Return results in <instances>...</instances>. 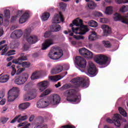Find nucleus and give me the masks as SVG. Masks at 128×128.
Instances as JSON below:
<instances>
[{
  "label": "nucleus",
  "instance_id": "obj_14",
  "mask_svg": "<svg viewBox=\"0 0 128 128\" xmlns=\"http://www.w3.org/2000/svg\"><path fill=\"white\" fill-rule=\"evenodd\" d=\"M76 62L78 66L84 68L86 66V62L84 60V58L80 57V56H76Z\"/></svg>",
  "mask_w": 128,
  "mask_h": 128
},
{
  "label": "nucleus",
  "instance_id": "obj_51",
  "mask_svg": "<svg viewBox=\"0 0 128 128\" xmlns=\"http://www.w3.org/2000/svg\"><path fill=\"white\" fill-rule=\"evenodd\" d=\"M20 118V114L16 116L10 122V124H14L16 120H18V118Z\"/></svg>",
  "mask_w": 128,
  "mask_h": 128
},
{
  "label": "nucleus",
  "instance_id": "obj_29",
  "mask_svg": "<svg viewBox=\"0 0 128 128\" xmlns=\"http://www.w3.org/2000/svg\"><path fill=\"white\" fill-rule=\"evenodd\" d=\"M89 40H96V33L95 32H93L88 36Z\"/></svg>",
  "mask_w": 128,
  "mask_h": 128
},
{
  "label": "nucleus",
  "instance_id": "obj_55",
  "mask_svg": "<svg viewBox=\"0 0 128 128\" xmlns=\"http://www.w3.org/2000/svg\"><path fill=\"white\" fill-rule=\"evenodd\" d=\"M16 50H10L8 52V56H14V54H16Z\"/></svg>",
  "mask_w": 128,
  "mask_h": 128
},
{
  "label": "nucleus",
  "instance_id": "obj_47",
  "mask_svg": "<svg viewBox=\"0 0 128 128\" xmlns=\"http://www.w3.org/2000/svg\"><path fill=\"white\" fill-rule=\"evenodd\" d=\"M128 11V6H123L120 8V12H126Z\"/></svg>",
  "mask_w": 128,
  "mask_h": 128
},
{
  "label": "nucleus",
  "instance_id": "obj_34",
  "mask_svg": "<svg viewBox=\"0 0 128 128\" xmlns=\"http://www.w3.org/2000/svg\"><path fill=\"white\" fill-rule=\"evenodd\" d=\"M4 18H10V11L8 10H6L4 11Z\"/></svg>",
  "mask_w": 128,
  "mask_h": 128
},
{
  "label": "nucleus",
  "instance_id": "obj_13",
  "mask_svg": "<svg viewBox=\"0 0 128 128\" xmlns=\"http://www.w3.org/2000/svg\"><path fill=\"white\" fill-rule=\"evenodd\" d=\"M49 102L50 104H58L60 102V97L56 94H53L50 97Z\"/></svg>",
  "mask_w": 128,
  "mask_h": 128
},
{
  "label": "nucleus",
  "instance_id": "obj_23",
  "mask_svg": "<svg viewBox=\"0 0 128 128\" xmlns=\"http://www.w3.org/2000/svg\"><path fill=\"white\" fill-rule=\"evenodd\" d=\"M30 106V103L28 102H26L24 103H22L19 105V108L20 110H26V108H28V106Z\"/></svg>",
  "mask_w": 128,
  "mask_h": 128
},
{
  "label": "nucleus",
  "instance_id": "obj_10",
  "mask_svg": "<svg viewBox=\"0 0 128 128\" xmlns=\"http://www.w3.org/2000/svg\"><path fill=\"white\" fill-rule=\"evenodd\" d=\"M88 72V75L91 76H96V67L92 62H89Z\"/></svg>",
  "mask_w": 128,
  "mask_h": 128
},
{
  "label": "nucleus",
  "instance_id": "obj_27",
  "mask_svg": "<svg viewBox=\"0 0 128 128\" xmlns=\"http://www.w3.org/2000/svg\"><path fill=\"white\" fill-rule=\"evenodd\" d=\"M36 122L38 124H42L44 122V120L42 116H39L36 118Z\"/></svg>",
  "mask_w": 128,
  "mask_h": 128
},
{
  "label": "nucleus",
  "instance_id": "obj_42",
  "mask_svg": "<svg viewBox=\"0 0 128 128\" xmlns=\"http://www.w3.org/2000/svg\"><path fill=\"white\" fill-rule=\"evenodd\" d=\"M11 68L12 69V71L11 72L12 76H14L16 73V65L13 64L11 66Z\"/></svg>",
  "mask_w": 128,
  "mask_h": 128
},
{
  "label": "nucleus",
  "instance_id": "obj_8",
  "mask_svg": "<svg viewBox=\"0 0 128 128\" xmlns=\"http://www.w3.org/2000/svg\"><path fill=\"white\" fill-rule=\"evenodd\" d=\"M112 120L110 118H107L106 122H109L110 124L114 122V125L116 126H118V128L120 126V114H115Z\"/></svg>",
  "mask_w": 128,
  "mask_h": 128
},
{
  "label": "nucleus",
  "instance_id": "obj_44",
  "mask_svg": "<svg viewBox=\"0 0 128 128\" xmlns=\"http://www.w3.org/2000/svg\"><path fill=\"white\" fill-rule=\"evenodd\" d=\"M37 108H43L42 106V99H40L38 102H37Z\"/></svg>",
  "mask_w": 128,
  "mask_h": 128
},
{
  "label": "nucleus",
  "instance_id": "obj_1",
  "mask_svg": "<svg viewBox=\"0 0 128 128\" xmlns=\"http://www.w3.org/2000/svg\"><path fill=\"white\" fill-rule=\"evenodd\" d=\"M70 26L72 28V32L71 30H68V32H70L69 36H73L74 38L80 40H84V37L82 36H74V33L76 34H84V33H80L78 32V30H86V32H88V28H86V26L82 24V20L78 18L72 21V24H70Z\"/></svg>",
  "mask_w": 128,
  "mask_h": 128
},
{
  "label": "nucleus",
  "instance_id": "obj_52",
  "mask_svg": "<svg viewBox=\"0 0 128 128\" xmlns=\"http://www.w3.org/2000/svg\"><path fill=\"white\" fill-rule=\"evenodd\" d=\"M94 14L95 16H102V14L98 11L94 12Z\"/></svg>",
  "mask_w": 128,
  "mask_h": 128
},
{
  "label": "nucleus",
  "instance_id": "obj_35",
  "mask_svg": "<svg viewBox=\"0 0 128 128\" xmlns=\"http://www.w3.org/2000/svg\"><path fill=\"white\" fill-rule=\"evenodd\" d=\"M123 16H121L120 14H118V13H116L115 14V16L114 18V20H116V22L118 20H120V22L122 20V18Z\"/></svg>",
  "mask_w": 128,
  "mask_h": 128
},
{
  "label": "nucleus",
  "instance_id": "obj_5",
  "mask_svg": "<svg viewBox=\"0 0 128 128\" xmlns=\"http://www.w3.org/2000/svg\"><path fill=\"white\" fill-rule=\"evenodd\" d=\"M28 80V74L24 72L16 77L14 83L18 86H22V84H24Z\"/></svg>",
  "mask_w": 128,
  "mask_h": 128
},
{
  "label": "nucleus",
  "instance_id": "obj_60",
  "mask_svg": "<svg viewBox=\"0 0 128 128\" xmlns=\"http://www.w3.org/2000/svg\"><path fill=\"white\" fill-rule=\"evenodd\" d=\"M24 50H28L30 48V45L26 44H24Z\"/></svg>",
  "mask_w": 128,
  "mask_h": 128
},
{
  "label": "nucleus",
  "instance_id": "obj_12",
  "mask_svg": "<svg viewBox=\"0 0 128 128\" xmlns=\"http://www.w3.org/2000/svg\"><path fill=\"white\" fill-rule=\"evenodd\" d=\"M64 16L62 14V12H60L59 14H55L52 20V24H60V22H64Z\"/></svg>",
  "mask_w": 128,
  "mask_h": 128
},
{
  "label": "nucleus",
  "instance_id": "obj_62",
  "mask_svg": "<svg viewBox=\"0 0 128 128\" xmlns=\"http://www.w3.org/2000/svg\"><path fill=\"white\" fill-rule=\"evenodd\" d=\"M70 85L66 84L63 86L62 88L64 90H66V88H70Z\"/></svg>",
  "mask_w": 128,
  "mask_h": 128
},
{
  "label": "nucleus",
  "instance_id": "obj_26",
  "mask_svg": "<svg viewBox=\"0 0 128 128\" xmlns=\"http://www.w3.org/2000/svg\"><path fill=\"white\" fill-rule=\"evenodd\" d=\"M8 80H10V76L8 74L0 76V82L2 84L6 82Z\"/></svg>",
  "mask_w": 128,
  "mask_h": 128
},
{
  "label": "nucleus",
  "instance_id": "obj_7",
  "mask_svg": "<svg viewBox=\"0 0 128 128\" xmlns=\"http://www.w3.org/2000/svg\"><path fill=\"white\" fill-rule=\"evenodd\" d=\"M56 40V36L52 35L50 38L45 40L44 42L42 44V50H46V48H50V46L54 44V40Z\"/></svg>",
  "mask_w": 128,
  "mask_h": 128
},
{
  "label": "nucleus",
  "instance_id": "obj_49",
  "mask_svg": "<svg viewBox=\"0 0 128 128\" xmlns=\"http://www.w3.org/2000/svg\"><path fill=\"white\" fill-rule=\"evenodd\" d=\"M10 24V21H8V18H4V26H8Z\"/></svg>",
  "mask_w": 128,
  "mask_h": 128
},
{
  "label": "nucleus",
  "instance_id": "obj_21",
  "mask_svg": "<svg viewBox=\"0 0 128 128\" xmlns=\"http://www.w3.org/2000/svg\"><path fill=\"white\" fill-rule=\"evenodd\" d=\"M22 36V32L20 30H16L10 34L12 38H20Z\"/></svg>",
  "mask_w": 128,
  "mask_h": 128
},
{
  "label": "nucleus",
  "instance_id": "obj_28",
  "mask_svg": "<svg viewBox=\"0 0 128 128\" xmlns=\"http://www.w3.org/2000/svg\"><path fill=\"white\" fill-rule=\"evenodd\" d=\"M50 13L48 12H45L43 14L41 17L42 22L48 20V18H50Z\"/></svg>",
  "mask_w": 128,
  "mask_h": 128
},
{
  "label": "nucleus",
  "instance_id": "obj_22",
  "mask_svg": "<svg viewBox=\"0 0 128 128\" xmlns=\"http://www.w3.org/2000/svg\"><path fill=\"white\" fill-rule=\"evenodd\" d=\"M86 2H88V6L90 10H94L96 6V4L94 2V1L90 0H86Z\"/></svg>",
  "mask_w": 128,
  "mask_h": 128
},
{
  "label": "nucleus",
  "instance_id": "obj_6",
  "mask_svg": "<svg viewBox=\"0 0 128 128\" xmlns=\"http://www.w3.org/2000/svg\"><path fill=\"white\" fill-rule=\"evenodd\" d=\"M94 60L100 66H104L108 60V57L102 54H97L94 58Z\"/></svg>",
  "mask_w": 128,
  "mask_h": 128
},
{
  "label": "nucleus",
  "instance_id": "obj_64",
  "mask_svg": "<svg viewBox=\"0 0 128 128\" xmlns=\"http://www.w3.org/2000/svg\"><path fill=\"white\" fill-rule=\"evenodd\" d=\"M17 18L18 17L16 16H12L11 18V22H14V20H16Z\"/></svg>",
  "mask_w": 128,
  "mask_h": 128
},
{
  "label": "nucleus",
  "instance_id": "obj_40",
  "mask_svg": "<svg viewBox=\"0 0 128 128\" xmlns=\"http://www.w3.org/2000/svg\"><path fill=\"white\" fill-rule=\"evenodd\" d=\"M30 34V28L26 29L24 32V36H26V38H28Z\"/></svg>",
  "mask_w": 128,
  "mask_h": 128
},
{
  "label": "nucleus",
  "instance_id": "obj_50",
  "mask_svg": "<svg viewBox=\"0 0 128 128\" xmlns=\"http://www.w3.org/2000/svg\"><path fill=\"white\" fill-rule=\"evenodd\" d=\"M122 22H123V24H128V19L124 18V17H122L121 19Z\"/></svg>",
  "mask_w": 128,
  "mask_h": 128
},
{
  "label": "nucleus",
  "instance_id": "obj_4",
  "mask_svg": "<svg viewBox=\"0 0 128 128\" xmlns=\"http://www.w3.org/2000/svg\"><path fill=\"white\" fill-rule=\"evenodd\" d=\"M20 89L16 87H14L8 92V100L10 102H14L18 96Z\"/></svg>",
  "mask_w": 128,
  "mask_h": 128
},
{
  "label": "nucleus",
  "instance_id": "obj_45",
  "mask_svg": "<svg viewBox=\"0 0 128 128\" xmlns=\"http://www.w3.org/2000/svg\"><path fill=\"white\" fill-rule=\"evenodd\" d=\"M116 4H126L128 2V0H115Z\"/></svg>",
  "mask_w": 128,
  "mask_h": 128
},
{
  "label": "nucleus",
  "instance_id": "obj_58",
  "mask_svg": "<svg viewBox=\"0 0 128 128\" xmlns=\"http://www.w3.org/2000/svg\"><path fill=\"white\" fill-rule=\"evenodd\" d=\"M8 48L6 47L2 52L1 56H4V54L6 53V52H8Z\"/></svg>",
  "mask_w": 128,
  "mask_h": 128
},
{
  "label": "nucleus",
  "instance_id": "obj_57",
  "mask_svg": "<svg viewBox=\"0 0 128 128\" xmlns=\"http://www.w3.org/2000/svg\"><path fill=\"white\" fill-rule=\"evenodd\" d=\"M62 128H76V127H74V126L72 125H70V124H67V125L62 126Z\"/></svg>",
  "mask_w": 128,
  "mask_h": 128
},
{
  "label": "nucleus",
  "instance_id": "obj_54",
  "mask_svg": "<svg viewBox=\"0 0 128 128\" xmlns=\"http://www.w3.org/2000/svg\"><path fill=\"white\" fill-rule=\"evenodd\" d=\"M59 6L60 8H62V10H64V8H66V4L64 2H60L59 4Z\"/></svg>",
  "mask_w": 128,
  "mask_h": 128
},
{
  "label": "nucleus",
  "instance_id": "obj_16",
  "mask_svg": "<svg viewBox=\"0 0 128 128\" xmlns=\"http://www.w3.org/2000/svg\"><path fill=\"white\" fill-rule=\"evenodd\" d=\"M36 98V90L33 89L30 92V96H24V100L28 102Z\"/></svg>",
  "mask_w": 128,
  "mask_h": 128
},
{
  "label": "nucleus",
  "instance_id": "obj_43",
  "mask_svg": "<svg viewBox=\"0 0 128 128\" xmlns=\"http://www.w3.org/2000/svg\"><path fill=\"white\" fill-rule=\"evenodd\" d=\"M10 120L8 118L2 117L0 119V122L2 124H6Z\"/></svg>",
  "mask_w": 128,
  "mask_h": 128
},
{
  "label": "nucleus",
  "instance_id": "obj_31",
  "mask_svg": "<svg viewBox=\"0 0 128 128\" xmlns=\"http://www.w3.org/2000/svg\"><path fill=\"white\" fill-rule=\"evenodd\" d=\"M88 24L92 28H96L98 26V23L94 20H90L88 22Z\"/></svg>",
  "mask_w": 128,
  "mask_h": 128
},
{
  "label": "nucleus",
  "instance_id": "obj_56",
  "mask_svg": "<svg viewBox=\"0 0 128 128\" xmlns=\"http://www.w3.org/2000/svg\"><path fill=\"white\" fill-rule=\"evenodd\" d=\"M56 68L59 72H62V70H64V67H62V66H56Z\"/></svg>",
  "mask_w": 128,
  "mask_h": 128
},
{
  "label": "nucleus",
  "instance_id": "obj_48",
  "mask_svg": "<svg viewBox=\"0 0 128 128\" xmlns=\"http://www.w3.org/2000/svg\"><path fill=\"white\" fill-rule=\"evenodd\" d=\"M58 73H60V72H58V68L56 67L52 69L51 70V74H56Z\"/></svg>",
  "mask_w": 128,
  "mask_h": 128
},
{
  "label": "nucleus",
  "instance_id": "obj_61",
  "mask_svg": "<svg viewBox=\"0 0 128 128\" xmlns=\"http://www.w3.org/2000/svg\"><path fill=\"white\" fill-rule=\"evenodd\" d=\"M22 11H21V10H18L17 12H16V16H17L18 18L19 16H22Z\"/></svg>",
  "mask_w": 128,
  "mask_h": 128
},
{
  "label": "nucleus",
  "instance_id": "obj_33",
  "mask_svg": "<svg viewBox=\"0 0 128 128\" xmlns=\"http://www.w3.org/2000/svg\"><path fill=\"white\" fill-rule=\"evenodd\" d=\"M28 116L25 115L24 116H22V115H20V117L18 118V122H22L26 120H28Z\"/></svg>",
  "mask_w": 128,
  "mask_h": 128
},
{
  "label": "nucleus",
  "instance_id": "obj_18",
  "mask_svg": "<svg viewBox=\"0 0 128 128\" xmlns=\"http://www.w3.org/2000/svg\"><path fill=\"white\" fill-rule=\"evenodd\" d=\"M28 60V58H26V56H24V54L22 53L20 54V56L18 58V59H14L12 60V64H20V61H22V60Z\"/></svg>",
  "mask_w": 128,
  "mask_h": 128
},
{
  "label": "nucleus",
  "instance_id": "obj_2",
  "mask_svg": "<svg viewBox=\"0 0 128 128\" xmlns=\"http://www.w3.org/2000/svg\"><path fill=\"white\" fill-rule=\"evenodd\" d=\"M72 82L74 84V88H86L88 86V78H82L78 77L73 78Z\"/></svg>",
  "mask_w": 128,
  "mask_h": 128
},
{
  "label": "nucleus",
  "instance_id": "obj_9",
  "mask_svg": "<svg viewBox=\"0 0 128 128\" xmlns=\"http://www.w3.org/2000/svg\"><path fill=\"white\" fill-rule=\"evenodd\" d=\"M64 56L62 50H60L58 52H54L50 50L48 54V56L51 60H58Z\"/></svg>",
  "mask_w": 128,
  "mask_h": 128
},
{
  "label": "nucleus",
  "instance_id": "obj_46",
  "mask_svg": "<svg viewBox=\"0 0 128 128\" xmlns=\"http://www.w3.org/2000/svg\"><path fill=\"white\" fill-rule=\"evenodd\" d=\"M36 72H34L32 73L31 76V80H34L38 78V76H36Z\"/></svg>",
  "mask_w": 128,
  "mask_h": 128
},
{
  "label": "nucleus",
  "instance_id": "obj_39",
  "mask_svg": "<svg viewBox=\"0 0 128 128\" xmlns=\"http://www.w3.org/2000/svg\"><path fill=\"white\" fill-rule=\"evenodd\" d=\"M42 104L44 108H46L48 106V104H50V100L48 99V101H46L44 98H42Z\"/></svg>",
  "mask_w": 128,
  "mask_h": 128
},
{
  "label": "nucleus",
  "instance_id": "obj_36",
  "mask_svg": "<svg viewBox=\"0 0 128 128\" xmlns=\"http://www.w3.org/2000/svg\"><path fill=\"white\" fill-rule=\"evenodd\" d=\"M119 112L122 114V116H126L127 114L126 112L122 108V107L118 108Z\"/></svg>",
  "mask_w": 128,
  "mask_h": 128
},
{
  "label": "nucleus",
  "instance_id": "obj_15",
  "mask_svg": "<svg viewBox=\"0 0 128 128\" xmlns=\"http://www.w3.org/2000/svg\"><path fill=\"white\" fill-rule=\"evenodd\" d=\"M39 90L40 92H44V90L48 88V81L44 80L41 82L37 84Z\"/></svg>",
  "mask_w": 128,
  "mask_h": 128
},
{
  "label": "nucleus",
  "instance_id": "obj_20",
  "mask_svg": "<svg viewBox=\"0 0 128 128\" xmlns=\"http://www.w3.org/2000/svg\"><path fill=\"white\" fill-rule=\"evenodd\" d=\"M26 40L30 44H36L37 42H38V39L36 36H31L26 38Z\"/></svg>",
  "mask_w": 128,
  "mask_h": 128
},
{
  "label": "nucleus",
  "instance_id": "obj_53",
  "mask_svg": "<svg viewBox=\"0 0 128 128\" xmlns=\"http://www.w3.org/2000/svg\"><path fill=\"white\" fill-rule=\"evenodd\" d=\"M50 36H52L51 31H47L44 34V38H49Z\"/></svg>",
  "mask_w": 128,
  "mask_h": 128
},
{
  "label": "nucleus",
  "instance_id": "obj_30",
  "mask_svg": "<svg viewBox=\"0 0 128 128\" xmlns=\"http://www.w3.org/2000/svg\"><path fill=\"white\" fill-rule=\"evenodd\" d=\"M19 64L22 66H23L24 68H28L30 66V63L27 62H20L19 63Z\"/></svg>",
  "mask_w": 128,
  "mask_h": 128
},
{
  "label": "nucleus",
  "instance_id": "obj_19",
  "mask_svg": "<svg viewBox=\"0 0 128 128\" xmlns=\"http://www.w3.org/2000/svg\"><path fill=\"white\" fill-rule=\"evenodd\" d=\"M29 17L30 12H28V11L26 12L20 18L19 20L20 24H24V22H26Z\"/></svg>",
  "mask_w": 128,
  "mask_h": 128
},
{
  "label": "nucleus",
  "instance_id": "obj_37",
  "mask_svg": "<svg viewBox=\"0 0 128 128\" xmlns=\"http://www.w3.org/2000/svg\"><path fill=\"white\" fill-rule=\"evenodd\" d=\"M50 92H52V91L50 89H46L40 96V98H42L43 96H48V94H50Z\"/></svg>",
  "mask_w": 128,
  "mask_h": 128
},
{
  "label": "nucleus",
  "instance_id": "obj_25",
  "mask_svg": "<svg viewBox=\"0 0 128 128\" xmlns=\"http://www.w3.org/2000/svg\"><path fill=\"white\" fill-rule=\"evenodd\" d=\"M101 28L104 30V34H110L112 29L108 25L103 24L101 26Z\"/></svg>",
  "mask_w": 128,
  "mask_h": 128
},
{
  "label": "nucleus",
  "instance_id": "obj_17",
  "mask_svg": "<svg viewBox=\"0 0 128 128\" xmlns=\"http://www.w3.org/2000/svg\"><path fill=\"white\" fill-rule=\"evenodd\" d=\"M68 74V72H66L62 73V76H61L60 75H56L55 76H49V80H51L52 82H58V80H62L64 76H66Z\"/></svg>",
  "mask_w": 128,
  "mask_h": 128
},
{
  "label": "nucleus",
  "instance_id": "obj_41",
  "mask_svg": "<svg viewBox=\"0 0 128 128\" xmlns=\"http://www.w3.org/2000/svg\"><path fill=\"white\" fill-rule=\"evenodd\" d=\"M34 128H48V126L44 124H37Z\"/></svg>",
  "mask_w": 128,
  "mask_h": 128
},
{
  "label": "nucleus",
  "instance_id": "obj_24",
  "mask_svg": "<svg viewBox=\"0 0 128 128\" xmlns=\"http://www.w3.org/2000/svg\"><path fill=\"white\" fill-rule=\"evenodd\" d=\"M60 25L58 24H54L51 27L52 32H58L60 30Z\"/></svg>",
  "mask_w": 128,
  "mask_h": 128
},
{
  "label": "nucleus",
  "instance_id": "obj_38",
  "mask_svg": "<svg viewBox=\"0 0 128 128\" xmlns=\"http://www.w3.org/2000/svg\"><path fill=\"white\" fill-rule=\"evenodd\" d=\"M102 44L104 46H105V48H110V46H112V44H110V42L109 41H102Z\"/></svg>",
  "mask_w": 128,
  "mask_h": 128
},
{
  "label": "nucleus",
  "instance_id": "obj_63",
  "mask_svg": "<svg viewBox=\"0 0 128 128\" xmlns=\"http://www.w3.org/2000/svg\"><path fill=\"white\" fill-rule=\"evenodd\" d=\"M34 120V115H31L29 118V122H32Z\"/></svg>",
  "mask_w": 128,
  "mask_h": 128
},
{
  "label": "nucleus",
  "instance_id": "obj_32",
  "mask_svg": "<svg viewBox=\"0 0 128 128\" xmlns=\"http://www.w3.org/2000/svg\"><path fill=\"white\" fill-rule=\"evenodd\" d=\"M105 14H112V6H108L106 9Z\"/></svg>",
  "mask_w": 128,
  "mask_h": 128
},
{
  "label": "nucleus",
  "instance_id": "obj_59",
  "mask_svg": "<svg viewBox=\"0 0 128 128\" xmlns=\"http://www.w3.org/2000/svg\"><path fill=\"white\" fill-rule=\"evenodd\" d=\"M24 70V68H20L18 69L16 74H20V72H22Z\"/></svg>",
  "mask_w": 128,
  "mask_h": 128
},
{
  "label": "nucleus",
  "instance_id": "obj_3",
  "mask_svg": "<svg viewBox=\"0 0 128 128\" xmlns=\"http://www.w3.org/2000/svg\"><path fill=\"white\" fill-rule=\"evenodd\" d=\"M80 90L76 89H71L67 90L66 94H68L66 100L68 102H72L78 104L80 100L78 98V96L76 95V92Z\"/></svg>",
  "mask_w": 128,
  "mask_h": 128
},
{
  "label": "nucleus",
  "instance_id": "obj_11",
  "mask_svg": "<svg viewBox=\"0 0 128 128\" xmlns=\"http://www.w3.org/2000/svg\"><path fill=\"white\" fill-rule=\"evenodd\" d=\"M79 52L82 56H84L86 58H92V52L86 48H82L79 50Z\"/></svg>",
  "mask_w": 128,
  "mask_h": 128
}]
</instances>
